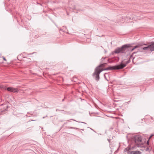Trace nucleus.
<instances>
[{
  "label": "nucleus",
  "mask_w": 154,
  "mask_h": 154,
  "mask_svg": "<svg viewBox=\"0 0 154 154\" xmlns=\"http://www.w3.org/2000/svg\"><path fill=\"white\" fill-rule=\"evenodd\" d=\"M143 45H147L146 44L143 43V42L139 43L134 48L131 49V48L130 45L126 44L122 45L120 48H117L115 49V51L113 52L116 54H119V53L125 54L126 52L128 51L131 50V51H132L135 49L138 48L139 47Z\"/></svg>",
  "instance_id": "nucleus-1"
},
{
  "label": "nucleus",
  "mask_w": 154,
  "mask_h": 154,
  "mask_svg": "<svg viewBox=\"0 0 154 154\" xmlns=\"http://www.w3.org/2000/svg\"><path fill=\"white\" fill-rule=\"evenodd\" d=\"M95 68L94 72L92 75L93 77L97 81H98L100 79L99 75L103 70H112L120 69L123 68Z\"/></svg>",
  "instance_id": "nucleus-2"
},
{
  "label": "nucleus",
  "mask_w": 154,
  "mask_h": 154,
  "mask_svg": "<svg viewBox=\"0 0 154 154\" xmlns=\"http://www.w3.org/2000/svg\"><path fill=\"white\" fill-rule=\"evenodd\" d=\"M142 139V137L139 135H135L132 136L131 138L132 142H134L135 144L137 147L140 146Z\"/></svg>",
  "instance_id": "nucleus-3"
},
{
  "label": "nucleus",
  "mask_w": 154,
  "mask_h": 154,
  "mask_svg": "<svg viewBox=\"0 0 154 154\" xmlns=\"http://www.w3.org/2000/svg\"><path fill=\"white\" fill-rule=\"evenodd\" d=\"M6 89L8 91L13 93H17L19 91V90L17 88H15L13 87H7Z\"/></svg>",
  "instance_id": "nucleus-4"
},
{
  "label": "nucleus",
  "mask_w": 154,
  "mask_h": 154,
  "mask_svg": "<svg viewBox=\"0 0 154 154\" xmlns=\"http://www.w3.org/2000/svg\"><path fill=\"white\" fill-rule=\"evenodd\" d=\"M149 49L151 52L154 51V42H152L148 44Z\"/></svg>",
  "instance_id": "nucleus-5"
},
{
  "label": "nucleus",
  "mask_w": 154,
  "mask_h": 154,
  "mask_svg": "<svg viewBox=\"0 0 154 154\" xmlns=\"http://www.w3.org/2000/svg\"><path fill=\"white\" fill-rule=\"evenodd\" d=\"M126 65V63H122L120 64V66H109L108 67H125Z\"/></svg>",
  "instance_id": "nucleus-6"
},
{
  "label": "nucleus",
  "mask_w": 154,
  "mask_h": 154,
  "mask_svg": "<svg viewBox=\"0 0 154 154\" xmlns=\"http://www.w3.org/2000/svg\"><path fill=\"white\" fill-rule=\"evenodd\" d=\"M140 151L136 150L132 151H129L128 154H141Z\"/></svg>",
  "instance_id": "nucleus-7"
},
{
  "label": "nucleus",
  "mask_w": 154,
  "mask_h": 154,
  "mask_svg": "<svg viewBox=\"0 0 154 154\" xmlns=\"http://www.w3.org/2000/svg\"><path fill=\"white\" fill-rule=\"evenodd\" d=\"M107 65L106 63H104L99 65L97 67H104L106 66V65Z\"/></svg>",
  "instance_id": "nucleus-8"
},
{
  "label": "nucleus",
  "mask_w": 154,
  "mask_h": 154,
  "mask_svg": "<svg viewBox=\"0 0 154 154\" xmlns=\"http://www.w3.org/2000/svg\"><path fill=\"white\" fill-rule=\"evenodd\" d=\"M142 49L144 50H148L149 49L148 45V46L147 47L143 48Z\"/></svg>",
  "instance_id": "nucleus-9"
},
{
  "label": "nucleus",
  "mask_w": 154,
  "mask_h": 154,
  "mask_svg": "<svg viewBox=\"0 0 154 154\" xmlns=\"http://www.w3.org/2000/svg\"><path fill=\"white\" fill-rule=\"evenodd\" d=\"M130 148L128 147L126 148L125 149V152H126V151L127 152V154H128V152L130 151L129 150H130Z\"/></svg>",
  "instance_id": "nucleus-10"
},
{
  "label": "nucleus",
  "mask_w": 154,
  "mask_h": 154,
  "mask_svg": "<svg viewBox=\"0 0 154 154\" xmlns=\"http://www.w3.org/2000/svg\"><path fill=\"white\" fill-rule=\"evenodd\" d=\"M5 107V109H4L3 110H2V112H5V111H6L7 109L8 108V106H6Z\"/></svg>",
  "instance_id": "nucleus-11"
},
{
  "label": "nucleus",
  "mask_w": 154,
  "mask_h": 154,
  "mask_svg": "<svg viewBox=\"0 0 154 154\" xmlns=\"http://www.w3.org/2000/svg\"><path fill=\"white\" fill-rule=\"evenodd\" d=\"M146 151H149V147H147V148H146L145 149Z\"/></svg>",
  "instance_id": "nucleus-12"
},
{
  "label": "nucleus",
  "mask_w": 154,
  "mask_h": 154,
  "mask_svg": "<svg viewBox=\"0 0 154 154\" xmlns=\"http://www.w3.org/2000/svg\"><path fill=\"white\" fill-rule=\"evenodd\" d=\"M149 139L148 140H147V145H149Z\"/></svg>",
  "instance_id": "nucleus-13"
},
{
  "label": "nucleus",
  "mask_w": 154,
  "mask_h": 154,
  "mask_svg": "<svg viewBox=\"0 0 154 154\" xmlns=\"http://www.w3.org/2000/svg\"><path fill=\"white\" fill-rule=\"evenodd\" d=\"M64 113L66 114H71V113H70L69 112H67Z\"/></svg>",
  "instance_id": "nucleus-14"
},
{
  "label": "nucleus",
  "mask_w": 154,
  "mask_h": 154,
  "mask_svg": "<svg viewBox=\"0 0 154 154\" xmlns=\"http://www.w3.org/2000/svg\"><path fill=\"white\" fill-rule=\"evenodd\" d=\"M68 128H71V129H77V128H73V127H69Z\"/></svg>",
  "instance_id": "nucleus-15"
},
{
  "label": "nucleus",
  "mask_w": 154,
  "mask_h": 154,
  "mask_svg": "<svg viewBox=\"0 0 154 154\" xmlns=\"http://www.w3.org/2000/svg\"><path fill=\"white\" fill-rule=\"evenodd\" d=\"M153 135V134H151V135L149 137V139H150L151 137Z\"/></svg>",
  "instance_id": "nucleus-16"
},
{
  "label": "nucleus",
  "mask_w": 154,
  "mask_h": 154,
  "mask_svg": "<svg viewBox=\"0 0 154 154\" xmlns=\"http://www.w3.org/2000/svg\"><path fill=\"white\" fill-rule=\"evenodd\" d=\"M3 60H4L6 61V58H5V57H3Z\"/></svg>",
  "instance_id": "nucleus-17"
},
{
  "label": "nucleus",
  "mask_w": 154,
  "mask_h": 154,
  "mask_svg": "<svg viewBox=\"0 0 154 154\" xmlns=\"http://www.w3.org/2000/svg\"><path fill=\"white\" fill-rule=\"evenodd\" d=\"M70 120H72L73 121H75V122H78V121H76V120H74V119H70Z\"/></svg>",
  "instance_id": "nucleus-18"
},
{
  "label": "nucleus",
  "mask_w": 154,
  "mask_h": 154,
  "mask_svg": "<svg viewBox=\"0 0 154 154\" xmlns=\"http://www.w3.org/2000/svg\"><path fill=\"white\" fill-rule=\"evenodd\" d=\"M38 36L37 35H35V38H37Z\"/></svg>",
  "instance_id": "nucleus-19"
},
{
  "label": "nucleus",
  "mask_w": 154,
  "mask_h": 154,
  "mask_svg": "<svg viewBox=\"0 0 154 154\" xmlns=\"http://www.w3.org/2000/svg\"><path fill=\"white\" fill-rule=\"evenodd\" d=\"M59 110H59V109H56V111H59Z\"/></svg>",
  "instance_id": "nucleus-20"
},
{
  "label": "nucleus",
  "mask_w": 154,
  "mask_h": 154,
  "mask_svg": "<svg viewBox=\"0 0 154 154\" xmlns=\"http://www.w3.org/2000/svg\"><path fill=\"white\" fill-rule=\"evenodd\" d=\"M137 53L136 52H134L133 53V54H136Z\"/></svg>",
  "instance_id": "nucleus-21"
},
{
  "label": "nucleus",
  "mask_w": 154,
  "mask_h": 154,
  "mask_svg": "<svg viewBox=\"0 0 154 154\" xmlns=\"http://www.w3.org/2000/svg\"><path fill=\"white\" fill-rule=\"evenodd\" d=\"M64 100V99H63L62 100V101H63Z\"/></svg>",
  "instance_id": "nucleus-22"
},
{
  "label": "nucleus",
  "mask_w": 154,
  "mask_h": 154,
  "mask_svg": "<svg viewBox=\"0 0 154 154\" xmlns=\"http://www.w3.org/2000/svg\"><path fill=\"white\" fill-rule=\"evenodd\" d=\"M91 130H93V131H94V132H95V131H94L93 129H91Z\"/></svg>",
  "instance_id": "nucleus-23"
},
{
  "label": "nucleus",
  "mask_w": 154,
  "mask_h": 154,
  "mask_svg": "<svg viewBox=\"0 0 154 154\" xmlns=\"http://www.w3.org/2000/svg\"><path fill=\"white\" fill-rule=\"evenodd\" d=\"M82 123H85V124H86L84 122H81Z\"/></svg>",
  "instance_id": "nucleus-24"
},
{
  "label": "nucleus",
  "mask_w": 154,
  "mask_h": 154,
  "mask_svg": "<svg viewBox=\"0 0 154 154\" xmlns=\"http://www.w3.org/2000/svg\"><path fill=\"white\" fill-rule=\"evenodd\" d=\"M45 117H43V118L44 119V118H45Z\"/></svg>",
  "instance_id": "nucleus-25"
},
{
  "label": "nucleus",
  "mask_w": 154,
  "mask_h": 154,
  "mask_svg": "<svg viewBox=\"0 0 154 154\" xmlns=\"http://www.w3.org/2000/svg\"><path fill=\"white\" fill-rule=\"evenodd\" d=\"M37 3L38 4H39L38 3V2H37Z\"/></svg>",
  "instance_id": "nucleus-26"
},
{
  "label": "nucleus",
  "mask_w": 154,
  "mask_h": 154,
  "mask_svg": "<svg viewBox=\"0 0 154 154\" xmlns=\"http://www.w3.org/2000/svg\"><path fill=\"white\" fill-rule=\"evenodd\" d=\"M12 67H14L15 66H12Z\"/></svg>",
  "instance_id": "nucleus-27"
}]
</instances>
